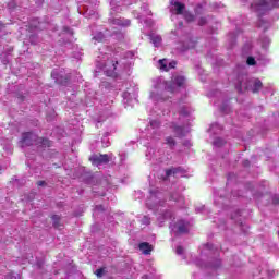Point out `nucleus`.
<instances>
[{
    "mask_svg": "<svg viewBox=\"0 0 279 279\" xmlns=\"http://www.w3.org/2000/svg\"><path fill=\"white\" fill-rule=\"evenodd\" d=\"M253 10L257 12L259 16H263L265 12H269V10H274V8L279 7V0H257L253 4H251Z\"/></svg>",
    "mask_w": 279,
    "mask_h": 279,
    "instance_id": "nucleus-1",
    "label": "nucleus"
},
{
    "mask_svg": "<svg viewBox=\"0 0 279 279\" xmlns=\"http://www.w3.org/2000/svg\"><path fill=\"white\" fill-rule=\"evenodd\" d=\"M37 137L34 133L32 132H25L22 134V138L20 141V146L21 147H32L34 143H36Z\"/></svg>",
    "mask_w": 279,
    "mask_h": 279,
    "instance_id": "nucleus-2",
    "label": "nucleus"
},
{
    "mask_svg": "<svg viewBox=\"0 0 279 279\" xmlns=\"http://www.w3.org/2000/svg\"><path fill=\"white\" fill-rule=\"evenodd\" d=\"M92 165H94L95 167H99V165H108V162H110V157L108 156V154L105 155H93L89 158Z\"/></svg>",
    "mask_w": 279,
    "mask_h": 279,
    "instance_id": "nucleus-3",
    "label": "nucleus"
},
{
    "mask_svg": "<svg viewBox=\"0 0 279 279\" xmlns=\"http://www.w3.org/2000/svg\"><path fill=\"white\" fill-rule=\"evenodd\" d=\"M191 222L186 220H178L177 222V234H189Z\"/></svg>",
    "mask_w": 279,
    "mask_h": 279,
    "instance_id": "nucleus-4",
    "label": "nucleus"
},
{
    "mask_svg": "<svg viewBox=\"0 0 279 279\" xmlns=\"http://www.w3.org/2000/svg\"><path fill=\"white\" fill-rule=\"evenodd\" d=\"M159 64V69L160 71H165L166 73L171 71V69H175V61H171L168 65H167V59H160L158 61Z\"/></svg>",
    "mask_w": 279,
    "mask_h": 279,
    "instance_id": "nucleus-5",
    "label": "nucleus"
},
{
    "mask_svg": "<svg viewBox=\"0 0 279 279\" xmlns=\"http://www.w3.org/2000/svg\"><path fill=\"white\" fill-rule=\"evenodd\" d=\"M175 86H177V89H175V93L178 95V90H184V93H186V78L184 76H180V75H177L175 77Z\"/></svg>",
    "mask_w": 279,
    "mask_h": 279,
    "instance_id": "nucleus-6",
    "label": "nucleus"
},
{
    "mask_svg": "<svg viewBox=\"0 0 279 279\" xmlns=\"http://www.w3.org/2000/svg\"><path fill=\"white\" fill-rule=\"evenodd\" d=\"M141 252H143V254H145L146 256L151 254L154 247L148 243V242H142L138 245Z\"/></svg>",
    "mask_w": 279,
    "mask_h": 279,
    "instance_id": "nucleus-7",
    "label": "nucleus"
},
{
    "mask_svg": "<svg viewBox=\"0 0 279 279\" xmlns=\"http://www.w3.org/2000/svg\"><path fill=\"white\" fill-rule=\"evenodd\" d=\"M35 145L37 147H51V141L45 137H37Z\"/></svg>",
    "mask_w": 279,
    "mask_h": 279,
    "instance_id": "nucleus-8",
    "label": "nucleus"
},
{
    "mask_svg": "<svg viewBox=\"0 0 279 279\" xmlns=\"http://www.w3.org/2000/svg\"><path fill=\"white\" fill-rule=\"evenodd\" d=\"M189 131L186 130V126H177L175 128V136L177 138H183V136H186Z\"/></svg>",
    "mask_w": 279,
    "mask_h": 279,
    "instance_id": "nucleus-9",
    "label": "nucleus"
},
{
    "mask_svg": "<svg viewBox=\"0 0 279 279\" xmlns=\"http://www.w3.org/2000/svg\"><path fill=\"white\" fill-rule=\"evenodd\" d=\"M186 12V5L182 2H175V15L184 14Z\"/></svg>",
    "mask_w": 279,
    "mask_h": 279,
    "instance_id": "nucleus-10",
    "label": "nucleus"
},
{
    "mask_svg": "<svg viewBox=\"0 0 279 279\" xmlns=\"http://www.w3.org/2000/svg\"><path fill=\"white\" fill-rule=\"evenodd\" d=\"M260 88H263V82L257 78L253 84L252 93H260Z\"/></svg>",
    "mask_w": 279,
    "mask_h": 279,
    "instance_id": "nucleus-11",
    "label": "nucleus"
},
{
    "mask_svg": "<svg viewBox=\"0 0 279 279\" xmlns=\"http://www.w3.org/2000/svg\"><path fill=\"white\" fill-rule=\"evenodd\" d=\"M150 40L154 47H160V44L162 43V37H160L159 35H151Z\"/></svg>",
    "mask_w": 279,
    "mask_h": 279,
    "instance_id": "nucleus-12",
    "label": "nucleus"
},
{
    "mask_svg": "<svg viewBox=\"0 0 279 279\" xmlns=\"http://www.w3.org/2000/svg\"><path fill=\"white\" fill-rule=\"evenodd\" d=\"M166 90H168L169 93H175V81H173V80L167 81L166 82Z\"/></svg>",
    "mask_w": 279,
    "mask_h": 279,
    "instance_id": "nucleus-13",
    "label": "nucleus"
},
{
    "mask_svg": "<svg viewBox=\"0 0 279 279\" xmlns=\"http://www.w3.org/2000/svg\"><path fill=\"white\" fill-rule=\"evenodd\" d=\"M51 219L53 221V228H57V230H60L62 228V223H60V216L53 215Z\"/></svg>",
    "mask_w": 279,
    "mask_h": 279,
    "instance_id": "nucleus-14",
    "label": "nucleus"
},
{
    "mask_svg": "<svg viewBox=\"0 0 279 279\" xmlns=\"http://www.w3.org/2000/svg\"><path fill=\"white\" fill-rule=\"evenodd\" d=\"M183 19H185V21L187 23H193V21H195V15H193L191 12L189 11H184L183 13Z\"/></svg>",
    "mask_w": 279,
    "mask_h": 279,
    "instance_id": "nucleus-15",
    "label": "nucleus"
},
{
    "mask_svg": "<svg viewBox=\"0 0 279 279\" xmlns=\"http://www.w3.org/2000/svg\"><path fill=\"white\" fill-rule=\"evenodd\" d=\"M226 144V140L221 138V137H216L213 142V145L215 147H223V145Z\"/></svg>",
    "mask_w": 279,
    "mask_h": 279,
    "instance_id": "nucleus-16",
    "label": "nucleus"
},
{
    "mask_svg": "<svg viewBox=\"0 0 279 279\" xmlns=\"http://www.w3.org/2000/svg\"><path fill=\"white\" fill-rule=\"evenodd\" d=\"M54 80H56L57 84H61V85L69 83V77H66V76H58V77H54Z\"/></svg>",
    "mask_w": 279,
    "mask_h": 279,
    "instance_id": "nucleus-17",
    "label": "nucleus"
},
{
    "mask_svg": "<svg viewBox=\"0 0 279 279\" xmlns=\"http://www.w3.org/2000/svg\"><path fill=\"white\" fill-rule=\"evenodd\" d=\"M179 114L181 117H189V109H186V107H182L179 111Z\"/></svg>",
    "mask_w": 279,
    "mask_h": 279,
    "instance_id": "nucleus-18",
    "label": "nucleus"
},
{
    "mask_svg": "<svg viewBox=\"0 0 279 279\" xmlns=\"http://www.w3.org/2000/svg\"><path fill=\"white\" fill-rule=\"evenodd\" d=\"M246 64H248V66H254L256 64V59H254V57H248Z\"/></svg>",
    "mask_w": 279,
    "mask_h": 279,
    "instance_id": "nucleus-19",
    "label": "nucleus"
},
{
    "mask_svg": "<svg viewBox=\"0 0 279 279\" xmlns=\"http://www.w3.org/2000/svg\"><path fill=\"white\" fill-rule=\"evenodd\" d=\"M104 38H105L104 33H99L94 37V40H97V43H102Z\"/></svg>",
    "mask_w": 279,
    "mask_h": 279,
    "instance_id": "nucleus-20",
    "label": "nucleus"
},
{
    "mask_svg": "<svg viewBox=\"0 0 279 279\" xmlns=\"http://www.w3.org/2000/svg\"><path fill=\"white\" fill-rule=\"evenodd\" d=\"M167 145H169L170 147H173V145H175V140H173V137H167Z\"/></svg>",
    "mask_w": 279,
    "mask_h": 279,
    "instance_id": "nucleus-21",
    "label": "nucleus"
},
{
    "mask_svg": "<svg viewBox=\"0 0 279 279\" xmlns=\"http://www.w3.org/2000/svg\"><path fill=\"white\" fill-rule=\"evenodd\" d=\"M104 268H99V269H97L96 270V276H97V278H104Z\"/></svg>",
    "mask_w": 279,
    "mask_h": 279,
    "instance_id": "nucleus-22",
    "label": "nucleus"
},
{
    "mask_svg": "<svg viewBox=\"0 0 279 279\" xmlns=\"http://www.w3.org/2000/svg\"><path fill=\"white\" fill-rule=\"evenodd\" d=\"M173 173H175L173 169L166 170V178H170V175H173Z\"/></svg>",
    "mask_w": 279,
    "mask_h": 279,
    "instance_id": "nucleus-23",
    "label": "nucleus"
},
{
    "mask_svg": "<svg viewBox=\"0 0 279 279\" xmlns=\"http://www.w3.org/2000/svg\"><path fill=\"white\" fill-rule=\"evenodd\" d=\"M206 23H207L206 17H201V19L198 20V25H201V27L204 26V25H206Z\"/></svg>",
    "mask_w": 279,
    "mask_h": 279,
    "instance_id": "nucleus-24",
    "label": "nucleus"
},
{
    "mask_svg": "<svg viewBox=\"0 0 279 279\" xmlns=\"http://www.w3.org/2000/svg\"><path fill=\"white\" fill-rule=\"evenodd\" d=\"M177 254H184V248L182 246H178Z\"/></svg>",
    "mask_w": 279,
    "mask_h": 279,
    "instance_id": "nucleus-25",
    "label": "nucleus"
},
{
    "mask_svg": "<svg viewBox=\"0 0 279 279\" xmlns=\"http://www.w3.org/2000/svg\"><path fill=\"white\" fill-rule=\"evenodd\" d=\"M46 185H47V182H45V181L37 182V186H46Z\"/></svg>",
    "mask_w": 279,
    "mask_h": 279,
    "instance_id": "nucleus-26",
    "label": "nucleus"
},
{
    "mask_svg": "<svg viewBox=\"0 0 279 279\" xmlns=\"http://www.w3.org/2000/svg\"><path fill=\"white\" fill-rule=\"evenodd\" d=\"M119 64V61H113L112 62V66H113V70L112 71H117V65Z\"/></svg>",
    "mask_w": 279,
    "mask_h": 279,
    "instance_id": "nucleus-27",
    "label": "nucleus"
},
{
    "mask_svg": "<svg viewBox=\"0 0 279 279\" xmlns=\"http://www.w3.org/2000/svg\"><path fill=\"white\" fill-rule=\"evenodd\" d=\"M239 93H243V87H241V83L240 86L238 87Z\"/></svg>",
    "mask_w": 279,
    "mask_h": 279,
    "instance_id": "nucleus-28",
    "label": "nucleus"
},
{
    "mask_svg": "<svg viewBox=\"0 0 279 279\" xmlns=\"http://www.w3.org/2000/svg\"><path fill=\"white\" fill-rule=\"evenodd\" d=\"M244 167H250V160H246V161L244 162Z\"/></svg>",
    "mask_w": 279,
    "mask_h": 279,
    "instance_id": "nucleus-29",
    "label": "nucleus"
},
{
    "mask_svg": "<svg viewBox=\"0 0 279 279\" xmlns=\"http://www.w3.org/2000/svg\"><path fill=\"white\" fill-rule=\"evenodd\" d=\"M175 173H180V168H177V169H175Z\"/></svg>",
    "mask_w": 279,
    "mask_h": 279,
    "instance_id": "nucleus-30",
    "label": "nucleus"
},
{
    "mask_svg": "<svg viewBox=\"0 0 279 279\" xmlns=\"http://www.w3.org/2000/svg\"><path fill=\"white\" fill-rule=\"evenodd\" d=\"M171 5H175V3H174V1H173V0H171Z\"/></svg>",
    "mask_w": 279,
    "mask_h": 279,
    "instance_id": "nucleus-31",
    "label": "nucleus"
},
{
    "mask_svg": "<svg viewBox=\"0 0 279 279\" xmlns=\"http://www.w3.org/2000/svg\"><path fill=\"white\" fill-rule=\"evenodd\" d=\"M154 123H156V122H150L151 128H154Z\"/></svg>",
    "mask_w": 279,
    "mask_h": 279,
    "instance_id": "nucleus-32",
    "label": "nucleus"
},
{
    "mask_svg": "<svg viewBox=\"0 0 279 279\" xmlns=\"http://www.w3.org/2000/svg\"><path fill=\"white\" fill-rule=\"evenodd\" d=\"M182 25H183V23H182V22H180V23H179V26H180V27H182Z\"/></svg>",
    "mask_w": 279,
    "mask_h": 279,
    "instance_id": "nucleus-33",
    "label": "nucleus"
}]
</instances>
